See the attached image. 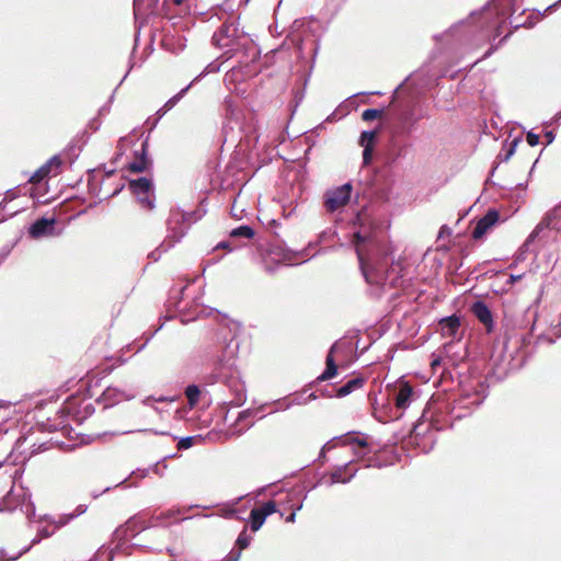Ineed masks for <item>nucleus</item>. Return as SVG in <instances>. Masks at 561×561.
Instances as JSON below:
<instances>
[{
    "mask_svg": "<svg viewBox=\"0 0 561 561\" xmlns=\"http://www.w3.org/2000/svg\"><path fill=\"white\" fill-rule=\"evenodd\" d=\"M353 243L360 272L368 284L381 288L402 285V266L394 261L388 243L360 230L354 232Z\"/></svg>",
    "mask_w": 561,
    "mask_h": 561,
    "instance_id": "obj_1",
    "label": "nucleus"
},
{
    "mask_svg": "<svg viewBox=\"0 0 561 561\" xmlns=\"http://www.w3.org/2000/svg\"><path fill=\"white\" fill-rule=\"evenodd\" d=\"M513 4L514 0H492V4L484 5L479 12H472L467 20L454 24L446 33L434 35V39L459 36L460 42L471 46L495 39L505 24L506 14L515 11Z\"/></svg>",
    "mask_w": 561,
    "mask_h": 561,
    "instance_id": "obj_2",
    "label": "nucleus"
},
{
    "mask_svg": "<svg viewBox=\"0 0 561 561\" xmlns=\"http://www.w3.org/2000/svg\"><path fill=\"white\" fill-rule=\"evenodd\" d=\"M238 346V343H233L231 340L222 347L221 354L214 359L213 371L207 378L208 383L221 381L229 388L232 394L230 404L233 407H241L247 401L245 385L239 379L238 371L234 369V355Z\"/></svg>",
    "mask_w": 561,
    "mask_h": 561,
    "instance_id": "obj_3",
    "label": "nucleus"
},
{
    "mask_svg": "<svg viewBox=\"0 0 561 561\" xmlns=\"http://www.w3.org/2000/svg\"><path fill=\"white\" fill-rule=\"evenodd\" d=\"M213 44L225 49L220 58L229 60L236 53L247 49L250 41L243 31L239 30L238 23L225 22L213 35Z\"/></svg>",
    "mask_w": 561,
    "mask_h": 561,
    "instance_id": "obj_4",
    "label": "nucleus"
},
{
    "mask_svg": "<svg viewBox=\"0 0 561 561\" xmlns=\"http://www.w3.org/2000/svg\"><path fill=\"white\" fill-rule=\"evenodd\" d=\"M304 255L305 250L294 251L287 248L284 242L275 240L268 243L262 253V264L266 273L273 274L280 264L294 265L296 260L306 262Z\"/></svg>",
    "mask_w": 561,
    "mask_h": 561,
    "instance_id": "obj_5",
    "label": "nucleus"
},
{
    "mask_svg": "<svg viewBox=\"0 0 561 561\" xmlns=\"http://www.w3.org/2000/svg\"><path fill=\"white\" fill-rule=\"evenodd\" d=\"M318 28L319 21L313 16L297 19L290 25L289 36L298 51L299 58L304 57V45L308 41V35L310 34L313 37L311 44L312 61L314 62V58L319 50V38L316 35Z\"/></svg>",
    "mask_w": 561,
    "mask_h": 561,
    "instance_id": "obj_6",
    "label": "nucleus"
},
{
    "mask_svg": "<svg viewBox=\"0 0 561 561\" xmlns=\"http://www.w3.org/2000/svg\"><path fill=\"white\" fill-rule=\"evenodd\" d=\"M561 219V204L549 210L545 217L540 220V222L535 227V229L530 232V234L527 237L525 242L519 249V255L517 259H520L522 255L526 251H528L530 244L536 240L543 237V232L546 230H561L560 225Z\"/></svg>",
    "mask_w": 561,
    "mask_h": 561,
    "instance_id": "obj_7",
    "label": "nucleus"
},
{
    "mask_svg": "<svg viewBox=\"0 0 561 561\" xmlns=\"http://www.w3.org/2000/svg\"><path fill=\"white\" fill-rule=\"evenodd\" d=\"M129 190L136 196L141 208L147 210L154 208L153 185L149 179L142 176L129 181Z\"/></svg>",
    "mask_w": 561,
    "mask_h": 561,
    "instance_id": "obj_8",
    "label": "nucleus"
},
{
    "mask_svg": "<svg viewBox=\"0 0 561 561\" xmlns=\"http://www.w3.org/2000/svg\"><path fill=\"white\" fill-rule=\"evenodd\" d=\"M391 398L396 409V414L391 416V419H399L403 414V411L419 398V394L411 385L402 382L393 389Z\"/></svg>",
    "mask_w": 561,
    "mask_h": 561,
    "instance_id": "obj_9",
    "label": "nucleus"
},
{
    "mask_svg": "<svg viewBox=\"0 0 561 561\" xmlns=\"http://www.w3.org/2000/svg\"><path fill=\"white\" fill-rule=\"evenodd\" d=\"M352 190V184L348 182L332 191H329L324 195V206L327 210L333 213L345 206L351 199Z\"/></svg>",
    "mask_w": 561,
    "mask_h": 561,
    "instance_id": "obj_10",
    "label": "nucleus"
},
{
    "mask_svg": "<svg viewBox=\"0 0 561 561\" xmlns=\"http://www.w3.org/2000/svg\"><path fill=\"white\" fill-rule=\"evenodd\" d=\"M332 442H340L344 446H352L354 455L357 458H364L369 453L367 439L365 437H358L357 433H347L345 435L334 437L322 448V451Z\"/></svg>",
    "mask_w": 561,
    "mask_h": 561,
    "instance_id": "obj_11",
    "label": "nucleus"
},
{
    "mask_svg": "<svg viewBox=\"0 0 561 561\" xmlns=\"http://www.w3.org/2000/svg\"><path fill=\"white\" fill-rule=\"evenodd\" d=\"M274 513H279L280 517L284 515L283 512L277 510L274 501H267L261 507L252 508L250 513L251 529L257 531L265 519Z\"/></svg>",
    "mask_w": 561,
    "mask_h": 561,
    "instance_id": "obj_12",
    "label": "nucleus"
},
{
    "mask_svg": "<svg viewBox=\"0 0 561 561\" xmlns=\"http://www.w3.org/2000/svg\"><path fill=\"white\" fill-rule=\"evenodd\" d=\"M187 215H184L180 209H172L170 216L167 221V236L164 239H169L170 234H174L176 237L181 232H183V237L186 234L188 230V226H186Z\"/></svg>",
    "mask_w": 561,
    "mask_h": 561,
    "instance_id": "obj_13",
    "label": "nucleus"
},
{
    "mask_svg": "<svg viewBox=\"0 0 561 561\" xmlns=\"http://www.w3.org/2000/svg\"><path fill=\"white\" fill-rule=\"evenodd\" d=\"M353 461L337 466L331 473L329 479L324 482L328 486H332L335 483H348L357 473L358 469L353 468Z\"/></svg>",
    "mask_w": 561,
    "mask_h": 561,
    "instance_id": "obj_14",
    "label": "nucleus"
},
{
    "mask_svg": "<svg viewBox=\"0 0 561 561\" xmlns=\"http://www.w3.org/2000/svg\"><path fill=\"white\" fill-rule=\"evenodd\" d=\"M379 130H363L358 145L363 147V165H369L373 160V153L377 141Z\"/></svg>",
    "mask_w": 561,
    "mask_h": 561,
    "instance_id": "obj_15",
    "label": "nucleus"
},
{
    "mask_svg": "<svg viewBox=\"0 0 561 561\" xmlns=\"http://www.w3.org/2000/svg\"><path fill=\"white\" fill-rule=\"evenodd\" d=\"M56 219L54 217H41L36 219L28 228V234L33 239L51 236L55 230Z\"/></svg>",
    "mask_w": 561,
    "mask_h": 561,
    "instance_id": "obj_16",
    "label": "nucleus"
},
{
    "mask_svg": "<svg viewBox=\"0 0 561 561\" xmlns=\"http://www.w3.org/2000/svg\"><path fill=\"white\" fill-rule=\"evenodd\" d=\"M499 218L500 214L497 210L489 209L486 214L477 221L472 231V238L474 240L482 238L485 232L497 222Z\"/></svg>",
    "mask_w": 561,
    "mask_h": 561,
    "instance_id": "obj_17",
    "label": "nucleus"
},
{
    "mask_svg": "<svg viewBox=\"0 0 561 561\" xmlns=\"http://www.w3.org/2000/svg\"><path fill=\"white\" fill-rule=\"evenodd\" d=\"M471 312L486 328L489 332L493 329L494 323L491 309L483 300H476L471 305Z\"/></svg>",
    "mask_w": 561,
    "mask_h": 561,
    "instance_id": "obj_18",
    "label": "nucleus"
},
{
    "mask_svg": "<svg viewBox=\"0 0 561 561\" xmlns=\"http://www.w3.org/2000/svg\"><path fill=\"white\" fill-rule=\"evenodd\" d=\"M460 327V319L456 314L445 317L439 321L442 335L445 337H455Z\"/></svg>",
    "mask_w": 561,
    "mask_h": 561,
    "instance_id": "obj_19",
    "label": "nucleus"
},
{
    "mask_svg": "<svg viewBox=\"0 0 561 561\" xmlns=\"http://www.w3.org/2000/svg\"><path fill=\"white\" fill-rule=\"evenodd\" d=\"M174 234H170L169 239H164L158 248H156L153 251L149 253V257L152 261H158L163 253L168 252L170 249H172L176 243H179L183 238V232L178 234L176 237H173Z\"/></svg>",
    "mask_w": 561,
    "mask_h": 561,
    "instance_id": "obj_20",
    "label": "nucleus"
},
{
    "mask_svg": "<svg viewBox=\"0 0 561 561\" xmlns=\"http://www.w3.org/2000/svg\"><path fill=\"white\" fill-rule=\"evenodd\" d=\"M136 156L139 154V159L136 160V161H133L129 163L128 165V169L129 171L134 172V173H140V172H144L145 170H147L148 165L150 164V161L148 159V144L147 141H144L141 144V149L140 151H136L135 152Z\"/></svg>",
    "mask_w": 561,
    "mask_h": 561,
    "instance_id": "obj_21",
    "label": "nucleus"
},
{
    "mask_svg": "<svg viewBox=\"0 0 561 561\" xmlns=\"http://www.w3.org/2000/svg\"><path fill=\"white\" fill-rule=\"evenodd\" d=\"M336 347H337L336 343L332 344V346L330 347L329 353L325 358L327 367L323 370V373L317 378L318 381L329 380L337 374V365L333 357V354H334Z\"/></svg>",
    "mask_w": 561,
    "mask_h": 561,
    "instance_id": "obj_22",
    "label": "nucleus"
},
{
    "mask_svg": "<svg viewBox=\"0 0 561 561\" xmlns=\"http://www.w3.org/2000/svg\"><path fill=\"white\" fill-rule=\"evenodd\" d=\"M162 46L173 53L178 54L185 48V39L181 35H174L171 33H165L162 38Z\"/></svg>",
    "mask_w": 561,
    "mask_h": 561,
    "instance_id": "obj_23",
    "label": "nucleus"
},
{
    "mask_svg": "<svg viewBox=\"0 0 561 561\" xmlns=\"http://www.w3.org/2000/svg\"><path fill=\"white\" fill-rule=\"evenodd\" d=\"M365 383V379L363 377H355L347 380L344 385H342L336 390V397L343 398L352 393L353 391L362 388Z\"/></svg>",
    "mask_w": 561,
    "mask_h": 561,
    "instance_id": "obj_24",
    "label": "nucleus"
},
{
    "mask_svg": "<svg viewBox=\"0 0 561 561\" xmlns=\"http://www.w3.org/2000/svg\"><path fill=\"white\" fill-rule=\"evenodd\" d=\"M256 416V410L254 409H245L243 411H241L238 415V419L236 421V424L233 425V434H238V435H241L243 434L247 430L251 428L253 423H250L248 425H245L244 427L242 428H238V425L240 423H242L243 421H245L249 417H254Z\"/></svg>",
    "mask_w": 561,
    "mask_h": 561,
    "instance_id": "obj_25",
    "label": "nucleus"
},
{
    "mask_svg": "<svg viewBox=\"0 0 561 561\" xmlns=\"http://www.w3.org/2000/svg\"><path fill=\"white\" fill-rule=\"evenodd\" d=\"M397 119L400 124L402 133H404V134L412 133L414 125L416 123V119L413 118V114L411 112H403V113L398 114Z\"/></svg>",
    "mask_w": 561,
    "mask_h": 561,
    "instance_id": "obj_26",
    "label": "nucleus"
},
{
    "mask_svg": "<svg viewBox=\"0 0 561 561\" xmlns=\"http://www.w3.org/2000/svg\"><path fill=\"white\" fill-rule=\"evenodd\" d=\"M50 173H53V169L45 162L39 169H37L33 175L30 178V182L33 184H38L43 180H45Z\"/></svg>",
    "mask_w": 561,
    "mask_h": 561,
    "instance_id": "obj_27",
    "label": "nucleus"
},
{
    "mask_svg": "<svg viewBox=\"0 0 561 561\" xmlns=\"http://www.w3.org/2000/svg\"><path fill=\"white\" fill-rule=\"evenodd\" d=\"M254 230L249 225H242L240 227H237L230 231L231 238H244V239H252L254 237Z\"/></svg>",
    "mask_w": 561,
    "mask_h": 561,
    "instance_id": "obj_28",
    "label": "nucleus"
},
{
    "mask_svg": "<svg viewBox=\"0 0 561 561\" xmlns=\"http://www.w3.org/2000/svg\"><path fill=\"white\" fill-rule=\"evenodd\" d=\"M199 396H201V390L197 385L192 383L185 388V397L191 407H195L197 404V402L199 400Z\"/></svg>",
    "mask_w": 561,
    "mask_h": 561,
    "instance_id": "obj_29",
    "label": "nucleus"
},
{
    "mask_svg": "<svg viewBox=\"0 0 561 561\" xmlns=\"http://www.w3.org/2000/svg\"><path fill=\"white\" fill-rule=\"evenodd\" d=\"M192 85L193 82H191L188 85L183 88L179 93L169 99L159 112L163 111V113H165L167 111L175 106V104L186 94V92L190 90Z\"/></svg>",
    "mask_w": 561,
    "mask_h": 561,
    "instance_id": "obj_30",
    "label": "nucleus"
},
{
    "mask_svg": "<svg viewBox=\"0 0 561 561\" xmlns=\"http://www.w3.org/2000/svg\"><path fill=\"white\" fill-rule=\"evenodd\" d=\"M313 399H316V394H314L313 392H311V393L308 396V398H306V399H304V398H302V394H299V396L295 397V398H294V400H293L290 403L286 404L285 407L280 405V401H275V402H274V404H277L278 407H277L275 410L271 411V413H273V412H275V411H277V410H286V409H288L291 404H302V403H307V402H309V401H311V400H313Z\"/></svg>",
    "mask_w": 561,
    "mask_h": 561,
    "instance_id": "obj_31",
    "label": "nucleus"
},
{
    "mask_svg": "<svg viewBox=\"0 0 561 561\" xmlns=\"http://www.w3.org/2000/svg\"><path fill=\"white\" fill-rule=\"evenodd\" d=\"M43 519H45L49 524L54 525L55 529H59V528L66 526L68 523H70L73 519V516H71L70 514H64V515H60L58 517V519H56L54 517H49V516H44Z\"/></svg>",
    "mask_w": 561,
    "mask_h": 561,
    "instance_id": "obj_32",
    "label": "nucleus"
},
{
    "mask_svg": "<svg viewBox=\"0 0 561 561\" xmlns=\"http://www.w3.org/2000/svg\"><path fill=\"white\" fill-rule=\"evenodd\" d=\"M519 142V138L513 139L506 148H504V153H499L497 159L502 162H507L510 158L515 153L516 147Z\"/></svg>",
    "mask_w": 561,
    "mask_h": 561,
    "instance_id": "obj_33",
    "label": "nucleus"
},
{
    "mask_svg": "<svg viewBox=\"0 0 561 561\" xmlns=\"http://www.w3.org/2000/svg\"><path fill=\"white\" fill-rule=\"evenodd\" d=\"M28 551L30 547H24L19 552L10 554L5 549L0 548V561H15Z\"/></svg>",
    "mask_w": 561,
    "mask_h": 561,
    "instance_id": "obj_34",
    "label": "nucleus"
},
{
    "mask_svg": "<svg viewBox=\"0 0 561 561\" xmlns=\"http://www.w3.org/2000/svg\"><path fill=\"white\" fill-rule=\"evenodd\" d=\"M523 340H524L523 337H520V339H516V340L514 341V344H518V343H519L520 341H523ZM512 343H513V340H508L507 342H505V344H504V356H510V357H511V360H510V363H508V367L513 369V368L518 367V366L520 365V363H522V362L514 363L516 359H515V357L513 356V353H512V352H510V353H508L510 344H512Z\"/></svg>",
    "mask_w": 561,
    "mask_h": 561,
    "instance_id": "obj_35",
    "label": "nucleus"
},
{
    "mask_svg": "<svg viewBox=\"0 0 561 561\" xmlns=\"http://www.w3.org/2000/svg\"><path fill=\"white\" fill-rule=\"evenodd\" d=\"M383 114V108H367L362 113V118L365 122L374 121Z\"/></svg>",
    "mask_w": 561,
    "mask_h": 561,
    "instance_id": "obj_36",
    "label": "nucleus"
},
{
    "mask_svg": "<svg viewBox=\"0 0 561 561\" xmlns=\"http://www.w3.org/2000/svg\"><path fill=\"white\" fill-rule=\"evenodd\" d=\"M251 540L252 537L248 534L247 528L244 527L243 530L239 534L236 545L242 550L249 547Z\"/></svg>",
    "mask_w": 561,
    "mask_h": 561,
    "instance_id": "obj_37",
    "label": "nucleus"
},
{
    "mask_svg": "<svg viewBox=\"0 0 561 561\" xmlns=\"http://www.w3.org/2000/svg\"><path fill=\"white\" fill-rule=\"evenodd\" d=\"M184 215H187L186 226H191L193 222H196L197 220L202 219V217L206 214V210L204 208H199L195 211L185 213Z\"/></svg>",
    "mask_w": 561,
    "mask_h": 561,
    "instance_id": "obj_38",
    "label": "nucleus"
},
{
    "mask_svg": "<svg viewBox=\"0 0 561 561\" xmlns=\"http://www.w3.org/2000/svg\"><path fill=\"white\" fill-rule=\"evenodd\" d=\"M220 70V64L213 61L206 66V68L192 81L193 84L198 81L202 77L207 73L218 72Z\"/></svg>",
    "mask_w": 561,
    "mask_h": 561,
    "instance_id": "obj_39",
    "label": "nucleus"
},
{
    "mask_svg": "<svg viewBox=\"0 0 561 561\" xmlns=\"http://www.w3.org/2000/svg\"><path fill=\"white\" fill-rule=\"evenodd\" d=\"M46 163L49 165V168L53 169L54 174H58L62 161L58 154H55L48 161H46Z\"/></svg>",
    "mask_w": 561,
    "mask_h": 561,
    "instance_id": "obj_40",
    "label": "nucleus"
},
{
    "mask_svg": "<svg viewBox=\"0 0 561 561\" xmlns=\"http://www.w3.org/2000/svg\"><path fill=\"white\" fill-rule=\"evenodd\" d=\"M194 439H195L194 436L182 437L178 442V449L184 450V449L191 448L193 446V444H194Z\"/></svg>",
    "mask_w": 561,
    "mask_h": 561,
    "instance_id": "obj_41",
    "label": "nucleus"
},
{
    "mask_svg": "<svg viewBox=\"0 0 561 561\" xmlns=\"http://www.w3.org/2000/svg\"><path fill=\"white\" fill-rule=\"evenodd\" d=\"M103 396L106 398V399H115V400H119L121 397H122V393L119 391H117L115 388H106V390L103 392Z\"/></svg>",
    "mask_w": 561,
    "mask_h": 561,
    "instance_id": "obj_42",
    "label": "nucleus"
},
{
    "mask_svg": "<svg viewBox=\"0 0 561 561\" xmlns=\"http://www.w3.org/2000/svg\"><path fill=\"white\" fill-rule=\"evenodd\" d=\"M526 140L530 147H535L539 144V135L533 131H529L526 136Z\"/></svg>",
    "mask_w": 561,
    "mask_h": 561,
    "instance_id": "obj_43",
    "label": "nucleus"
},
{
    "mask_svg": "<svg viewBox=\"0 0 561 561\" xmlns=\"http://www.w3.org/2000/svg\"><path fill=\"white\" fill-rule=\"evenodd\" d=\"M56 530L57 529H55V527L53 529H49L48 527H42L38 529V535L41 536V538H49L54 535Z\"/></svg>",
    "mask_w": 561,
    "mask_h": 561,
    "instance_id": "obj_44",
    "label": "nucleus"
},
{
    "mask_svg": "<svg viewBox=\"0 0 561 561\" xmlns=\"http://www.w3.org/2000/svg\"><path fill=\"white\" fill-rule=\"evenodd\" d=\"M423 426H424L423 422H419L417 424H415L413 426L412 434H413V436L415 438H417L419 436L423 435V433H424Z\"/></svg>",
    "mask_w": 561,
    "mask_h": 561,
    "instance_id": "obj_45",
    "label": "nucleus"
},
{
    "mask_svg": "<svg viewBox=\"0 0 561 561\" xmlns=\"http://www.w3.org/2000/svg\"><path fill=\"white\" fill-rule=\"evenodd\" d=\"M149 470H150V468H146V469L138 468L131 472V476H135L138 479H144L145 477H147Z\"/></svg>",
    "mask_w": 561,
    "mask_h": 561,
    "instance_id": "obj_46",
    "label": "nucleus"
},
{
    "mask_svg": "<svg viewBox=\"0 0 561 561\" xmlns=\"http://www.w3.org/2000/svg\"><path fill=\"white\" fill-rule=\"evenodd\" d=\"M87 508H88V506H87V505H84V504H79V505L76 507L75 512H73V513H71L70 515H71V516H73V519H75L76 517H78V516H80V515L84 514V513L87 512Z\"/></svg>",
    "mask_w": 561,
    "mask_h": 561,
    "instance_id": "obj_47",
    "label": "nucleus"
},
{
    "mask_svg": "<svg viewBox=\"0 0 561 561\" xmlns=\"http://www.w3.org/2000/svg\"><path fill=\"white\" fill-rule=\"evenodd\" d=\"M145 0H134V13H135V19L137 20L139 14H140V11H141V5L144 3Z\"/></svg>",
    "mask_w": 561,
    "mask_h": 561,
    "instance_id": "obj_48",
    "label": "nucleus"
},
{
    "mask_svg": "<svg viewBox=\"0 0 561 561\" xmlns=\"http://www.w3.org/2000/svg\"><path fill=\"white\" fill-rule=\"evenodd\" d=\"M545 138H546V141H547V145H550L556 139V135H554V133L552 130H547L545 133Z\"/></svg>",
    "mask_w": 561,
    "mask_h": 561,
    "instance_id": "obj_49",
    "label": "nucleus"
},
{
    "mask_svg": "<svg viewBox=\"0 0 561 561\" xmlns=\"http://www.w3.org/2000/svg\"><path fill=\"white\" fill-rule=\"evenodd\" d=\"M89 127L93 131H96L100 128V121H99V118L95 117V118L91 119L90 123H89Z\"/></svg>",
    "mask_w": 561,
    "mask_h": 561,
    "instance_id": "obj_50",
    "label": "nucleus"
},
{
    "mask_svg": "<svg viewBox=\"0 0 561 561\" xmlns=\"http://www.w3.org/2000/svg\"><path fill=\"white\" fill-rule=\"evenodd\" d=\"M523 276H524L523 274H518V275H514V274H512V275L510 276L508 280L506 282V284H508V285H513L515 282H517V280L522 279V278H523Z\"/></svg>",
    "mask_w": 561,
    "mask_h": 561,
    "instance_id": "obj_51",
    "label": "nucleus"
},
{
    "mask_svg": "<svg viewBox=\"0 0 561 561\" xmlns=\"http://www.w3.org/2000/svg\"><path fill=\"white\" fill-rule=\"evenodd\" d=\"M437 422H438V421H433V422L431 423V425H432L433 427H435L437 431L443 430L446 425L451 426V422H450V421H445V423H446V424H444V425H438V424H437Z\"/></svg>",
    "mask_w": 561,
    "mask_h": 561,
    "instance_id": "obj_52",
    "label": "nucleus"
},
{
    "mask_svg": "<svg viewBox=\"0 0 561 561\" xmlns=\"http://www.w3.org/2000/svg\"><path fill=\"white\" fill-rule=\"evenodd\" d=\"M225 517L227 518H234L237 517V510L236 508H229L225 511Z\"/></svg>",
    "mask_w": 561,
    "mask_h": 561,
    "instance_id": "obj_53",
    "label": "nucleus"
},
{
    "mask_svg": "<svg viewBox=\"0 0 561 561\" xmlns=\"http://www.w3.org/2000/svg\"><path fill=\"white\" fill-rule=\"evenodd\" d=\"M215 249H228L229 251H231L232 249L230 248V243L228 241H221L219 242Z\"/></svg>",
    "mask_w": 561,
    "mask_h": 561,
    "instance_id": "obj_54",
    "label": "nucleus"
},
{
    "mask_svg": "<svg viewBox=\"0 0 561 561\" xmlns=\"http://www.w3.org/2000/svg\"><path fill=\"white\" fill-rule=\"evenodd\" d=\"M499 45H495V46H491L485 53L484 55L482 56V58H488L490 57L496 49H497Z\"/></svg>",
    "mask_w": 561,
    "mask_h": 561,
    "instance_id": "obj_55",
    "label": "nucleus"
},
{
    "mask_svg": "<svg viewBox=\"0 0 561 561\" xmlns=\"http://www.w3.org/2000/svg\"><path fill=\"white\" fill-rule=\"evenodd\" d=\"M10 249H3L1 252H0V263L7 259V256L9 255L10 253Z\"/></svg>",
    "mask_w": 561,
    "mask_h": 561,
    "instance_id": "obj_56",
    "label": "nucleus"
},
{
    "mask_svg": "<svg viewBox=\"0 0 561 561\" xmlns=\"http://www.w3.org/2000/svg\"><path fill=\"white\" fill-rule=\"evenodd\" d=\"M110 112V104H106V105H103L100 110H99V115H105Z\"/></svg>",
    "mask_w": 561,
    "mask_h": 561,
    "instance_id": "obj_57",
    "label": "nucleus"
},
{
    "mask_svg": "<svg viewBox=\"0 0 561 561\" xmlns=\"http://www.w3.org/2000/svg\"><path fill=\"white\" fill-rule=\"evenodd\" d=\"M42 539L43 538H41V536L37 534V536L32 539L31 543L27 547H30V549H31L33 546L39 543Z\"/></svg>",
    "mask_w": 561,
    "mask_h": 561,
    "instance_id": "obj_58",
    "label": "nucleus"
},
{
    "mask_svg": "<svg viewBox=\"0 0 561 561\" xmlns=\"http://www.w3.org/2000/svg\"><path fill=\"white\" fill-rule=\"evenodd\" d=\"M296 520V512H291L287 517H286V522L287 523H294Z\"/></svg>",
    "mask_w": 561,
    "mask_h": 561,
    "instance_id": "obj_59",
    "label": "nucleus"
},
{
    "mask_svg": "<svg viewBox=\"0 0 561 561\" xmlns=\"http://www.w3.org/2000/svg\"><path fill=\"white\" fill-rule=\"evenodd\" d=\"M432 367L435 368V367H438L440 365V358L437 357V358H434L431 363Z\"/></svg>",
    "mask_w": 561,
    "mask_h": 561,
    "instance_id": "obj_60",
    "label": "nucleus"
},
{
    "mask_svg": "<svg viewBox=\"0 0 561 561\" xmlns=\"http://www.w3.org/2000/svg\"><path fill=\"white\" fill-rule=\"evenodd\" d=\"M10 407V403L9 402H5V401H0V410L4 409H9Z\"/></svg>",
    "mask_w": 561,
    "mask_h": 561,
    "instance_id": "obj_61",
    "label": "nucleus"
},
{
    "mask_svg": "<svg viewBox=\"0 0 561 561\" xmlns=\"http://www.w3.org/2000/svg\"><path fill=\"white\" fill-rule=\"evenodd\" d=\"M230 214H231L232 217L240 218L239 215L237 214V209L234 207V204L231 207Z\"/></svg>",
    "mask_w": 561,
    "mask_h": 561,
    "instance_id": "obj_62",
    "label": "nucleus"
},
{
    "mask_svg": "<svg viewBox=\"0 0 561 561\" xmlns=\"http://www.w3.org/2000/svg\"><path fill=\"white\" fill-rule=\"evenodd\" d=\"M267 405H268V403L261 404L257 409H255L256 410V414L259 412H263Z\"/></svg>",
    "mask_w": 561,
    "mask_h": 561,
    "instance_id": "obj_63",
    "label": "nucleus"
},
{
    "mask_svg": "<svg viewBox=\"0 0 561 561\" xmlns=\"http://www.w3.org/2000/svg\"><path fill=\"white\" fill-rule=\"evenodd\" d=\"M304 94H305V92L302 90L301 92H297L295 98L297 99V101H301L304 98Z\"/></svg>",
    "mask_w": 561,
    "mask_h": 561,
    "instance_id": "obj_64",
    "label": "nucleus"
}]
</instances>
